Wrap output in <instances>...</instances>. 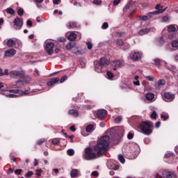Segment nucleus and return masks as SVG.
<instances>
[{
  "mask_svg": "<svg viewBox=\"0 0 178 178\" xmlns=\"http://www.w3.org/2000/svg\"><path fill=\"white\" fill-rule=\"evenodd\" d=\"M161 118L162 119V120H168V119H169V115H166L165 114H161Z\"/></svg>",
  "mask_w": 178,
  "mask_h": 178,
  "instance_id": "a18cd8bd",
  "label": "nucleus"
},
{
  "mask_svg": "<svg viewBox=\"0 0 178 178\" xmlns=\"http://www.w3.org/2000/svg\"><path fill=\"white\" fill-rule=\"evenodd\" d=\"M106 115H108V112L105 110H99L97 113V116L100 120H104L106 118Z\"/></svg>",
  "mask_w": 178,
  "mask_h": 178,
  "instance_id": "1a4fd4ad",
  "label": "nucleus"
},
{
  "mask_svg": "<svg viewBox=\"0 0 178 178\" xmlns=\"http://www.w3.org/2000/svg\"><path fill=\"white\" fill-rule=\"evenodd\" d=\"M92 176H95V177H98V172L97 171H93L92 172Z\"/></svg>",
  "mask_w": 178,
  "mask_h": 178,
  "instance_id": "774afa93",
  "label": "nucleus"
},
{
  "mask_svg": "<svg viewBox=\"0 0 178 178\" xmlns=\"http://www.w3.org/2000/svg\"><path fill=\"white\" fill-rule=\"evenodd\" d=\"M67 79V76H63L60 80V83H63L65 81H66V80Z\"/></svg>",
  "mask_w": 178,
  "mask_h": 178,
  "instance_id": "bf43d9fd",
  "label": "nucleus"
},
{
  "mask_svg": "<svg viewBox=\"0 0 178 178\" xmlns=\"http://www.w3.org/2000/svg\"><path fill=\"white\" fill-rule=\"evenodd\" d=\"M165 84H166V81H165V79H160L157 82V85L159 87H161V86H165Z\"/></svg>",
  "mask_w": 178,
  "mask_h": 178,
  "instance_id": "7c9ffc66",
  "label": "nucleus"
},
{
  "mask_svg": "<svg viewBox=\"0 0 178 178\" xmlns=\"http://www.w3.org/2000/svg\"><path fill=\"white\" fill-rule=\"evenodd\" d=\"M86 45L88 47V49H92V43L88 42H86Z\"/></svg>",
  "mask_w": 178,
  "mask_h": 178,
  "instance_id": "6e6d98bb",
  "label": "nucleus"
},
{
  "mask_svg": "<svg viewBox=\"0 0 178 178\" xmlns=\"http://www.w3.org/2000/svg\"><path fill=\"white\" fill-rule=\"evenodd\" d=\"M124 42H123V40H116V44L117 45H118V47H123V44H124Z\"/></svg>",
  "mask_w": 178,
  "mask_h": 178,
  "instance_id": "f704fd0d",
  "label": "nucleus"
},
{
  "mask_svg": "<svg viewBox=\"0 0 178 178\" xmlns=\"http://www.w3.org/2000/svg\"><path fill=\"white\" fill-rule=\"evenodd\" d=\"M35 175H36V176H38V177H41V173H42V170H41V169H37L36 170H35Z\"/></svg>",
  "mask_w": 178,
  "mask_h": 178,
  "instance_id": "e433bc0d",
  "label": "nucleus"
},
{
  "mask_svg": "<svg viewBox=\"0 0 178 178\" xmlns=\"http://www.w3.org/2000/svg\"><path fill=\"white\" fill-rule=\"evenodd\" d=\"M154 62H155L156 66H159V65H161V59L159 58H155Z\"/></svg>",
  "mask_w": 178,
  "mask_h": 178,
  "instance_id": "5fc2aeb1",
  "label": "nucleus"
},
{
  "mask_svg": "<svg viewBox=\"0 0 178 178\" xmlns=\"http://www.w3.org/2000/svg\"><path fill=\"white\" fill-rule=\"evenodd\" d=\"M149 31H151V29L148 28L142 29L138 32V35H145V34H148Z\"/></svg>",
  "mask_w": 178,
  "mask_h": 178,
  "instance_id": "f3484780",
  "label": "nucleus"
},
{
  "mask_svg": "<svg viewBox=\"0 0 178 178\" xmlns=\"http://www.w3.org/2000/svg\"><path fill=\"white\" fill-rule=\"evenodd\" d=\"M109 27V24H108V22H104L103 25L102 26V29L103 30H106Z\"/></svg>",
  "mask_w": 178,
  "mask_h": 178,
  "instance_id": "37998d69",
  "label": "nucleus"
},
{
  "mask_svg": "<svg viewBox=\"0 0 178 178\" xmlns=\"http://www.w3.org/2000/svg\"><path fill=\"white\" fill-rule=\"evenodd\" d=\"M6 45H8L9 48H12V47L16 45V42H15V40L13 39H9L6 42Z\"/></svg>",
  "mask_w": 178,
  "mask_h": 178,
  "instance_id": "b1692460",
  "label": "nucleus"
},
{
  "mask_svg": "<svg viewBox=\"0 0 178 178\" xmlns=\"http://www.w3.org/2000/svg\"><path fill=\"white\" fill-rule=\"evenodd\" d=\"M17 88H22V86H23V81L19 80L15 83Z\"/></svg>",
  "mask_w": 178,
  "mask_h": 178,
  "instance_id": "473e14b6",
  "label": "nucleus"
},
{
  "mask_svg": "<svg viewBox=\"0 0 178 178\" xmlns=\"http://www.w3.org/2000/svg\"><path fill=\"white\" fill-rule=\"evenodd\" d=\"M164 101L165 102H172L175 99V95L170 92H165L163 94Z\"/></svg>",
  "mask_w": 178,
  "mask_h": 178,
  "instance_id": "6e6552de",
  "label": "nucleus"
},
{
  "mask_svg": "<svg viewBox=\"0 0 178 178\" xmlns=\"http://www.w3.org/2000/svg\"><path fill=\"white\" fill-rule=\"evenodd\" d=\"M94 130H95V127L92 124H88L86 127V133H92L94 131Z\"/></svg>",
  "mask_w": 178,
  "mask_h": 178,
  "instance_id": "a211bd4d",
  "label": "nucleus"
},
{
  "mask_svg": "<svg viewBox=\"0 0 178 178\" xmlns=\"http://www.w3.org/2000/svg\"><path fill=\"white\" fill-rule=\"evenodd\" d=\"M102 2V1H92V3L93 5H101Z\"/></svg>",
  "mask_w": 178,
  "mask_h": 178,
  "instance_id": "e2e57ef3",
  "label": "nucleus"
},
{
  "mask_svg": "<svg viewBox=\"0 0 178 178\" xmlns=\"http://www.w3.org/2000/svg\"><path fill=\"white\" fill-rule=\"evenodd\" d=\"M69 41H74L77 38V35L74 32L71 33L68 36Z\"/></svg>",
  "mask_w": 178,
  "mask_h": 178,
  "instance_id": "4be33fe9",
  "label": "nucleus"
},
{
  "mask_svg": "<svg viewBox=\"0 0 178 178\" xmlns=\"http://www.w3.org/2000/svg\"><path fill=\"white\" fill-rule=\"evenodd\" d=\"M54 47H55V44H54L53 42H48L46 44L45 50L47 55H52V54H54Z\"/></svg>",
  "mask_w": 178,
  "mask_h": 178,
  "instance_id": "423d86ee",
  "label": "nucleus"
},
{
  "mask_svg": "<svg viewBox=\"0 0 178 178\" xmlns=\"http://www.w3.org/2000/svg\"><path fill=\"white\" fill-rule=\"evenodd\" d=\"M67 26L69 29H76L77 27V23L75 22H70Z\"/></svg>",
  "mask_w": 178,
  "mask_h": 178,
  "instance_id": "393cba45",
  "label": "nucleus"
},
{
  "mask_svg": "<svg viewBox=\"0 0 178 178\" xmlns=\"http://www.w3.org/2000/svg\"><path fill=\"white\" fill-rule=\"evenodd\" d=\"M109 136L107 135L102 136L99 139L97 143L93 147L94 151L97 153H94L90 147H87L85 150L86 159L91 161V159H95L105 155L109 147Z\"/></svg>",
  "mask_w": 178,
  "mask_h": 178,
  "instance_id": "f257e3e1",
  "label": "nucleus"
},
{
  "mask_svg": "<svg viewBox=\"0 0 178 178\" xmlns=\"http://www.w3.org/2000/svg\"><path fill=\"white\" fill-rule=\"evenodd\" d=\"M59 78L56 77L50 79L49 81L47 83V85L48 87H52V86H54V84H56V83H59Z\"/></svg>",
  "mask_w": 178,
  "mask_h": 178,
  "instance_id": "ddd939ff",
  "label": "nucleus"
},
{
  "mask_svg": "<svg viewBox=\"0 0 178 178\" xmlns=\"http://www.w3.org/2000/svg\"><path fill=\"white\" fill-rule=\"evenodd\" d=\"M42 1H35L36 6L38 8H44L47 3H48V1H44V4L42 3Z\"/></svg>",
  "mask_w": 178,
  "mask_h": 178,
  "instance_id": "412c9836",
  "label": "nucleus"
},
{
  "mask_svg": "<svg viewBox=\"0 0 178 178\" xmlns=\"http://www.w3.org/2000/svg\"><path fill=\"white\" fill-rule=\"evenodd\" d=\"M8 74L12 79H23L24 77V72L19 70L10 71Z\"/></svg>",
  "mask_w": 178,
  "mask_h": 178,
  "instance_id": "39448f33",
  "label": "nucleus"
},
{
  "mask_svg": "<svg viewBox=\"0 0 178 178\" xmlns=\"http://www.w3.org/2000/svg\"><path fill=\"white\" fill-rule=\"evenodd\" d=\"M118 161L120 162V163H124V162H126L124 157L122 154L118 156Z\"/></svg>",
  "mask_w": 178,
  "mask_h": 178,
  "instance_id": "72a5a7b5",
  "label": "nucleus"
},
{
  "mask_svg": "<svg viewBox=\"0 0 178 178\" xmlns=\"http://www.w3.org/2000/svg\"><path fill=\"white\" fill-rule=\"evenodd\" d=\"M144 143H145V144H149V143H151V140H149V138H145L144 139Z\"/></svg>",
  "mask_w": 178,
  "mask_h": 178,
  "instance_id": "69168bd1",
  "label": "nucleus"
},
{
  "mask_svg": "<svg viewBox=\"0 0 178 178\" xmlns=\"http://www.w3.org/2000/svg\"><path fill=\"white\" fill-rule=\"evenodd\" d=\"M156 116H158V115L156 114V111H153V113L150 115V118L152 119H156Z\"/></svg>",
  "mask_w": 178,
  "mask_h": 178,
  "instance_id": "3c124183",
  "label": "nucleus"
},
{
  "mask_svg": "<svg viewBox=\"0 0 178 178\" xmlns=\"http://www.w3.org/2000/svg\"><path fill=\"white\" fill-rule=\"evenodd\" d=\"M22 172H23V170H22V169H17V170H15L14 173L15 175H22Z\"/></svg>",
  "mask_w": 178,
  "mask_h": 178,
  "instance_id": "49530a36",
  "label": "nucleus"
},
{
  "mask_svg": "<svg viewBox=\"0 0 178 178\" xmlns=\"http://www.w3.org/2000/svg\"><path fill=\"white\" fill-rule=\"evenodd\" d=\"M68 115H70L72 118H79V111L75 109H71L68 111Z\"/></svg>",
  "mask_w": 178,
  "mask_h": 178,
  "instance_id": "dca6fc26",
  "label": "nucleus"
},
{
  "mask_svg": "<svg viewBox=\"0 0 178 178\" xmlns=\"http://www.w3.org/2000/svg\"><path fill=\"white\" fill-rule=\"evenodd\" d=\"M130 48V44L127 42H124V44L121 47V49H123V51H127Z\"/></svg>",
  "mask_w": 178,
  "mask_h": 178,
  "instance_id": "c85d7f7f",
  "label": "nucleus"
},
{
  "mask_svg": "<svg viewBox=\"0 0 178 178\" xmlns=\"http://www.w3.org/2000/svg\"><path fill=\"white\" fill-rule=\"evenodd\" d=\"M143 56V53L141 52H135L133 54L131 58L133 60H139V59L141 58Z\"/></svg>",
  "mask_w": 178,
  "mask_h": 178,
  "instance_id": "2eb2a0df",
  "label": "nucleus"
},
{
  "mask_svg": "<svg viewBox=\"0 0 178 178\" xmlns=\"http://www.w3.org/2000/svg\"><path fill=\"white\" fill-rule=\"evenodd\" d=\"M75 47H76V43L70 42L66 45L65 48L67 51H70V49H73V48H75Z\"/></svg>",
  "mask_w": 178,
  "mask_h": 178,
  "instance_id": "5701e85b",
  "label": "nucleus"
},
{
  "mask_svg": "<svg viewBox=\"0 0 178 178\" xmlns=\"http://www.w3.org/2000/svg\"><path fill=\"white\" fill-rule=\"evenodd\" d=\"M106 76L108 79H113V74L111 72V71H107Z\"/></svg>",
  "mask_w": 178,
  "mask_h": 178,
  "instance_id": "79ce46f5",
  "label": "nucleus"
},
{
  "mask_svg": "<svg viewBox=\"0 0 178 178\" xmlns=\"http://www.w3.org/2000/svg\"><path fill=\"white\" fill-rule=\"evenodd\" d=\"M113 66L115 67H122V62L119 60H115L113 62Z\"/></svg>",
  "mask_w": 178,
  "mask_h": 178,
  "instance_id": "a878e982",
  "label": "nucleus"
},
{
  "mask_svg": "<svg viewBox=\"0 0 178 178\" xmlns=\"http://www.w3.org/2000/svg\"><path fill=\"white\" fill-rule=\"evenodd\" d=\"M8 98H17V95L13 94L7 95Z\"/></svg>",
  "mask_w": 178,
  "mask_h": 178,
  "instance_id": "680f3d73",
  "label": "nucleus"
},
{
  "mask_svg": "<svg viewBox=\"0 0 178 178\" xmlns=\"http://www.w3.org/2000/svg\"><path fill=\"white\" fill-rule=\"evenodd\" d=\"M177 178V175L175 171H169L168 170H164L160 171L156 175V178Z\"/></svg>",
  "mask_w": 178,
  "mask_h": 178,
  "instance_id": "20e7f679",
  "label": "nucleus"
},
{
  "mask_svg": "<svg viewBox=\"0 0 178 178\" xmlns=\"http://www.w3.org/2000/svg\"><path fill=\"white\" fill-rule=\"evenodd\" d=\"M67 154H68V155H70V156H72V155H74V150H73L72 149H69L67 150Z\"/></svg>",
  "mask_w": 178,
  "mask_h": 178,
  "instance_id": "8fccbe9b",
  "label": "nucleus"
},
{
  "mask_svg": "<svg viewBox=\"0 0 178 178\" xmlns=\"http://www.w3.org/2000/svg\"><path fill=\"white\" fill-rule=\"evenodd\" d=\"M172 47L173 48H177L178 47V40H173L172 42Z\"/></svg>",
  "mask_w": 178,
  "mask_h": 178,
  "instance_id": "c9c22d12",
  "label": "nucleus"
},
{
  "mask_svg": "<svg viewBox=\"0 0 178 178\" xmlns=\"http://www.w3.org/2000/svg\"><path fill=\"white\" fill-rule=\"evenodd\" d=\"M168 33H175V31H177L178 26L175 24H171L167 26Z\"/></svg>",
  "mask_w": 178,
  "mask_h": 178,
  "instance_id": "4468645a",
  "label": "nucleus"
},
{
  "mask_svg": "<svg viewBox=\"0 0 178 178\" xmlns=\"http://www.w3.org/2000/svg\"><path fill=\"white\" fill-rule=\"evenodd\" d=\"M140 129L145 136H149L152 134V127H154V124L151 121L142 122L139 124Z\"/></svg>",
  "mask_w": 178,
  "mask_h": 178,
  "instance_id": "f03ea898",
  "label": "nucleus"
},
{
  "mask_svg": "<svg viewBox=\"0 0 178 178\" xmlns=\"http://www.w3.org/2000/svg\"><path fill=\"white\" fill-rule=\"evenodd\" d=\"M51 143L54 144V145H58V143H60V138H55L51 139Z\"/></svg>",
  "mask_w": 178,
  "mask_h": 178,
  "instance_id": "cd10ccee",
  "label": "nucleus"
},
{
  "mask_svg": "<svg viewBox=\"0 0 178 178\" xmlns=\"http://www.w3.org/2000/svg\"><path fill=\"white\" fill-rule=\"evenodd\" d=\"M24 81V83H26V84L30 83V81H31V77H30V76H25Z\"/></svg>",
  "mask_w": 178,
  "mask_h": 178,
  "instance_id": "de8ad7c7",
  "label": "nucleus"
},
{
  "mask_svg": "<svg viewBox=\"0 0 178 178\" xmlns=\"http://www.w3.org/2000/svg\"><path fill=\"white\" fill-rule=\"evenodd\" d=\"M7 13H9L10 15H15V10L13 8H7Z\"/></svg>",
  "mask_w": 178,
  "mask_h": 178,
  "instance_id": "a19ab883",
  "label": "nucleus"
},
{
  "mask_svg": "<svg viewBox=\"0 0 178 178\" xmlns=\"http://www.w3.org/2000/svg\"><path fill=\"white\" fill-rule=\"evenodd\" d=\"M86 51L83 49L81 50H76V51H74V55H84Z\"/></svg>",
  "mask_w": 178,
  "mask_h": 178,
  "instance_id": "2f4dec72",
  "label": "nucleus"
},
{
  "mask_svg": "<svg viewBox=\"0 0 178 178\" xmlns=\"http://www.w3.org/2000/svg\"><path fill=\"white\" fill-rule=\"evenodd\" d=\"M9 74V70H5V72H3V70L0 68V77H3V76H8Z\"/></svg>",
  "mask_w": 178,
  "mask_h": 178,
  "instance_id": "bb28decb",
  "label": "nucleus"
},
{
  "mask_svg": "<svg viewBox=\"0 0 178 178\" xmlns=\"http://www.w3.org/2000/svg\"><path fill=\"white\" fill-rule=\"evenodd\" d=\"M163 6L160 4H157L156 6V11H153L149 13V15H138V17L140 20H143V22H147L151 19V15H161V13H163L165 12V8H163Z\"/></svg>",
  "mask_w": 178,
  "mask_h": 178,
  "instance_id": "7ed1b4c3",
  "label": "nucleus"
},
{
  "mask_svg": "<svg viewBox=\"0 0 178 178\" xmlns=\"http://www.w3.org/2000/svg\"><path fill=\"white\" fill-rule=\"evenodd\" d=\"M29 94H30V92L29 90H22V93H19V95H27Z\"/></svg>",
  "mask_w": 178,
  "mask_h": 178,
  "instance_id": "13d9d810",
  "label": "nucleus"
},
{
  "mask_svg": "<svg viewBox=\"0 0 178 178\" xmlns=\"http://www.w3.org/2000/svg\"><path fill=\"white\" fill-rule=\"evenodd\" d=\"M17 15L19 16H23V15H24V10H23V8H19L18 10H17Z\"/></svg>",
  "mask_w": 178,
  "mask_h": 178,
  "instance_id": "4c0bfd02",
  "label": "nucleus"
},
{
  "mask_svg": "<svg viewBox=\"0 0 178 178\" xmlns=\"http://www.w3.org/2000/svg\"><path fill=\"white\" fill-rule=\"evenodd\" d=\"M131 6V4H130V3H128L123 8L124 12H127V10H129Z\"/></svg>",
  "mask_w": 178,
  "mask_h": 178,
  "instance_id": "58836bf2",
  "label": "nucleus"
},
{
  "mask_svg": "<svg viewBox=\"0 0 178 178\" xmlns=\"http://www.w3.org/2000/svg\"><path fill=\"white\" fill-rule=\"evenodd\" d=\"M43 143H45V139L44 138L39 139L37 141L38 145H41Z\"/></svg>",
  "mask_w": 178,
  "mask_h": 178,
  "instance_id": "603ef678",
  "label": "nucleus"
},
{
  "mask_svg": "<svg viewBox=\"0 0 178 178\" xmlns=\"http://www.w3.org/2000/svg\"><path fill=\"white\" fill-rule=\"evenodd\" d=\"M70 176L72 178L79 177V170L72 169L70 172Z\"/></svg>",
  "mask_w": 178,
  "mask_h": 178,
  "instance_id": "6ab92c4d",
  "label": "nucleus"
},
{
  "mask_svg": "<svg viewBox=\"0 0 178 178\" xmlns=\"http://www.w3.org/2000/svg\"><path fill=\"white\" fill-rule=\"evenodd\" d=\"M26 25L28 26V27H33V22H31V20H28L26 22Z\"/></svg>",
  "mask_w": 178,
  "mask_h": 178,
  "instance_id": "052dcab7",
  "label": "nucleus"
},
{
  "mask_svg": "<svg viewBox=\"0 0 178 178\" xmlns=\"http://www.w3.org/2000/svg\"><path fill=\"white\" fill-rule=\"evenodd\" d=\"M145 79H146V80H148V81H154V78H152L151 76H145Z\"/></svg>",
  "mask_w": 178,
  "mask_h": 178,
  "instance_id": "0e129e2a",
  "label": "nucleus"
},
{
  "mask_svg": "<svg viewBox=\"0 0 178 178\" xmlns=\"http://www.w3.org/2000/svg\"><path fill=\"white\" fill-rule=\"evenodd\" d=\"M114 122L115 123H118V124L120 123V122H122V117L120 116L116 117L114 120Z\"/></svg>",
  "mask_w": 178,
  "mask_h": 178,
  "instance_id": "ea45409f",
  "label": "nucleus"
},
{
  "mask_svg": "<svg viewBox=\"0 0 178 178\" xmlns=\"http://www.w3.org/2000/svg\"><path fill=\"white\" fill-rule=\"evenodd\" d=\"M34 175V172L33 171H29L26 175L25 177H31Z\"/></svg>",
  "mask_w": 178,
  "mask_h": 178,
  "instance_id": "864d4df0",
  "label": "nucleus"
},
{
  "mask_svg": "<svg viewBox=\"0 0 178 178\" xmlns=\"http://www.w3.org/2000/svg\"><path fill=\"white\" fill-rule=\"evenodd\" d=\"M145 98L147 101H152V99H154V98H155V95H154V93H152V92H149V93L146 94Z\"/></svg>",
  "mask_w": 178,
  "mask_h": 178,
  "instance_id": "aec40b11",
  "label": "nucleus"
},
{
  "mask_svg": "<svg viewBox=\"0 0 178 178\" xmlns=\"http://www.w3.org/2000/svg\"><path fill=\"white\" fill-rule=\"evenodd\" d=\"M134 135L132 133H129L127 135L128 140H133Z\"/></svg>",
  "mask_w": 178,
  "mask_h": 178,
  "instance_id": "4d7b16f0",
  "label": "nucleus"
},
{
  "mask_svg": "<svg viewBox=\"0 0 178 178\" xmlns=\"http://www.w3.org/2000/svg\"><path fill=\"white\" fill-rule=\"evenodd\" d=\"M13 23H14V26L17 27L18 30L22 29V27H23V24H24L23 19L20 17H16L14 19Z\"/></svg>",
  "mask_w": 178,
  "mask_h": 178,
  "instance_id": "0eeeda50",
  "label": "nucleus"
},
{
  "mask_svg": "<svg viewBox=\"0 0 178 178\" xmlns=\"http://www.w3.org/2000/svg\"><path fill=\"white\" fill-rule=\"evenodd\" d=\"M94 65H95V70L97 73H102V70L104 69V66L101 65L99 63L95 61L94 62Z\"/></svg>",
  "mask_w": 178,
  "mask_h": 178,
  "instance_id": "9b49d317",
  "label": "nucleus"
},
{
  "mask_svg": "<svg viewBox=\"0 0 178 178\" xmlns=\"http://www.w3.org/2000/svg\"><path fill=\"white\" fill-rule=\"evenodd\" d=\"M162 20L163 22H164V23H166V22H169V20H170V17H168V16L163 17Z\"/></svg>",
  "mask_w": 178,
  "mask_h": 178,
  "instance_id": "09e8293b",
  "label": "nucleus"
},
{
  "mask_svg": "<svg viewBox=\"0 0 178 178\" xmlns=\"http://www.w3.org/2000/svg\"><path fill=\"white\" fill-rule=\"evenodd\" d=\"M16 55V50L15 49H10L5 51V56H8L9 58L15 56Z\"/></svg>",
  "mask_w": 178,
  "mask_h": 178,
  "instance_id": "f8f14e48",
  "label": "nucleus"
},
{
  "mask_svg": "<svg viewBox=\"0 0 178 178\" xmlns=\"http://www.w3.org/2000/svg\"><path fill=\"white\" fill-rule=\"evenodd\" d=\"M8 92H13V94H19L20 95V93H22V90L19 89H13L9 90Z\"/></svg>",
  "mask_w": 178,
  "mask_h": 178,
  "instance_id": "c756f323",
  "label": "nucleus"
},
{
  "mask_svg": "<svg viewBox=\"0 0 178 178\" xmlns=\"http://www.w3.org/2000/svg\"><path fill=\"white\" fill-rule=\"evenodd\" d=\"M174 154L173 153H168L166 154H165L164 157L168 159V158H174Z\"/></svg>",
  "mask_w": 178,
  "mask_h": 178,
  "instance_id": "c03bdc74",
  "label": "nucleus"
},
{
  "mask_svg": "<svg viewBox=\"0 0 178 178\" xmlns=\"http://www.w3.org/2000/svg\"><path fill=\"white\" fill-rule=\"evenodd\" d=\"M99 65H102L104 67H106L109 65V60L106 57H102L99 60L97 61Z\"/></svg>",
  "mask_w": 178,
  "mask_h": 178,
  "instance_id": "9d476101",
  "label": "nucleus"
},
{
  "mask_svg": "<svg viewBox=\"0 0 178 178\" xmlns=\"http://www.w3.org/2000/svg\"><path fill=\"white\" fill-rule=\"evenodd\" d=\"M70 130H71V131H73V132L76 131V126L74 125L71 126L70 127Z\"/></svg>",
  "mask_w": 178,
  "mask_h": 178,
  "instance_id": "338daca9",
  "label": "nucleus"
}]
</instances>
